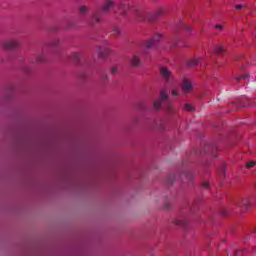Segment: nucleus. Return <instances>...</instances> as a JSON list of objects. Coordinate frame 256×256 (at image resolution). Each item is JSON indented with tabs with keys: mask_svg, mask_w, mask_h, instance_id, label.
Segmentation results:
<instances>
[{
	"mask_svg": "<svg viewBox=\"0 0 256 256\" xmlns=\"http://www.w3.org/2000/svg\"><path fill=\"white\" fill-rule=\"evenodd\" d=\"M182 28L186 29V31H188V32L193 31V28L191 26H189L188 24H185V23L182 24Z\"/></svg>",
	"mask_w": 256,
	"mask_h": 256,
	"instance_id": "21",
	"label": "nucleus"
},
{
	"mask_svg": "<svg viewBox=\"0 0 256 256\" xmlns=\"http://www.w3.org/2000/svg\"><path fill=\"white\" fill-rule=\"evenodd\" d=\"M0 47L4 49V51H13L15 49H19L21 47V42L18 39L10 38L0 42Z\"/></svg>",
	"mask_w": 256,
	"mask_h": 256,
	"instance_id": "3",
	"label": "nucleus"
},
{
	"mask_svg": "<svg viewBox=\"0 0 256 256\" xmlns=\"http://www.w3.org/2000/svg\"><path fill=\"white\" fill-rule=\"evenodd\" d=\"M115 7V2L113 0H104V3L101 6L102 13H109L110 9Z\"/></svg>",
	"mask_w": 256,
	"mask_h": 256,
	"instance_id": "7",
	"label": "nucleus"
},
{
	"mask_svg": "<svg viewBox=\"0 0 256 256\" xmlns=\"http://www.w3.org/2000/svg\"><path fill=\"white\" fill-rule=\"evenodd\" d=\"M254 230L256 231V226L254 227Z\"/></svg>",
	"mask_w": 256,
	"mask_h": 256,
	"instance_id": "36",
	"label": "nucleus"
},
{
	"mask_svg": "<svg viewBox=\"0 0 256 256\" xmlns=\"http://www.w3.org/2000/svg\"><path fill=\"white\" fill-rule=\"evenodd\" d=\"M241 79H249V74H244L241 77H236V81H241Z\"/></svg>",
	"mask_w": 256,
	"mask_h": 256,
	"instance_id": "25",
	"label": "nucleus"
},
{
	"mask_svg": "<svg viewBox=\"0 0 256 256\" xmlns=\"http://www.w3.org/2000/svg\"><path fill=\"white\" fill-rule=\"evenodd\" d=\"M242 8H243V5H241V4H238L235 6V9H237V10H241Z\"/></svg>",
	"mask_w": 256,
	"mask_h": 256,
	"instance_id": "29",
	"label": "nucleus"
},
{
	"mask_svg": "<svg viewBox=\"0 0 256 256\" xmlns=\"http://www.w3.org/2000/svg\"><path fill=\"white\" fill-rule=\"evenodd\" d=\"M171 95H173L174 97H177V96H179V91H177V89H172Z\"/></svg>",
	"mask_w": 256,
	"mask_h": 256,
	"instance_id": "26",
	"label": "nucleus"
},
{
	"mask_svg": "<svg viewBox=\"0 0 256 256\" xmlns=\"http://www.w3.org/2000/svg\"><path fill=\"white\" fill-rule=\"evenodd\" d=\"M203 187H209V183L204 182V183H203Z\"/></svg>",
	"mask_w": 256,
	"mask_h": 256,
	"instance_id": "34",
	"label": "nucleus"
},
{
	"mask_svg": "<svg viewBox=\"0 0 256 256\" xmlns=\"http://www.w3.org/2000/svg\"><path fill=\"white\" fill-rule=\"evenodd\" d=\"M128 63L132 69H139V67H141V56L138 54H133L129 58Z\"/></svg>",
	"mask_w": 256,
	"mask_h": 256,
	"instance_id": "5",
	"label": "nucleus"
},
{
	"mask_svg": "<svg viewBox=\"0 0 256 256\" xmlns=\"http://www.w3.org/2000/svg\"><path fill=\"white\" fill-rule=\"evenodd\" d=\"M175 225H180L181 227H185V225H187V221H185V220H176Z\"/></svg>",
	"mask_w": 256,
	"mask_h": 256,
	"instance_id": "19",
	"label": "nucleus"
},
{
	"mask_svg": "<svg viewBox=\"0 0 256 256\" xmlns=\"http://www.w3.org/2000/svg\"><path fill=\"white\" fill-rule=\"evenodd\" d=\"M163 103H166L167 111H173L171 102H169V94L167 93V91L165 89L160 90L158 99L153 102L154 109L156 111H159V109H161Z\"/></svg>",
	"mask_w": 256,
	"mask_h": 256,
	"instance_id": "1",
	"label": "nucleus"
},
{
	"mask_svg": "<svg viewBox=\"0 0 256 256\" xmlns=\"http://www.w3.org/2000/svg\"><path fill=\"white\" fill-rule=\"evenodd\" d=\"M215 28L219 29L220 31H223V25H221V24H216Z\"/></svg>",
	"mask_w": 256,
	"mask_h": 256,
	"instance_id": "28",
	"label": "nucleus"
},
{
	"mask_svg": "<svg viewBox=\"0 0 256 256\" xmlns=\"http://www.w3.org/2000/svg\"><path fill=\"white\" fill-rule=\"evenodd\" d=\"M159 129H160L161 131H165V125L161 124L160 127H159Z\"/></svg>",
	"mask_w": 256,
	"mask_h": 256,
	"instance_id": "31",
	"label": "nucleus"
},
{
	"mask_svg": "<svg viewBox=\"0 0 256 256\" xmlns=\"http://www.w3.org/2000/svg\"><path fill=\"white\" fill-rule=\"evenodd\" d=\"M110 73H111L112 75H117V73H118V68H117V66H112L111 69H110Z\"/></svg>",
	"mask_w": 256,
	"mask_h": 256,
	"instance_id": "23",
	"label": "nucleus"
},
{
	"mask_svg": "<svg viewBox=\"0 0 256 256\" xmlns=\"http://www.w3.org/2000/svg\"><path fill=\"white\" fill-rule=\"evenodd\" d=\"M172 45H173L174 47H179V43H177V42H173Z\"/></svg>",
	"mask_w": 256,
	"mask_h": 256,
	"instance_id": "33",
	"label": "nucleus"
},
{
	"mask_svg": "<svg viewBox=\"0 0 256 256\" xmlns=\"http://www.w3.org/2000/svg\"><path fill=\"white\" fill-rule=\"evenodd\" d=\"M188 65H189V67H195V66L199 65V58H194L192 60H189Z\"/></svg>",
	"mask_w": 256,
	"mask_h": 256,
	"instance_id": "15",
	"label": "nucleus"
},
{
	"mask_svg": "<svg viewBox=\"0 0 256 256\" xmlns=\"http://www.w3.org/2000/svg\"><path fill=\"white\" fill-rule=\"evenodd\" d=\"M155 45H157V44L152 39L146 40L143 43V47H145V49L147 51H149V49H153V47H155Z\"/></svg>",
	"mask_w": 256,
	"mask_h": 256,
	"instance_id": "13",
	"label": "nucleus"
},
{
	"mask_svg": "<svg viewBox=\"0 0 256 256\" xmlns=\"http://www.w3.org/2000/svg\"><path fill=\"white\" fill-rule=\"evenodd\" d=\"M254 165H256V162L255 161H248L247 163H246V167H247V169H253V166Z\"/></svg>",
	"mask_w": 256,
	"mask_h": 256,
	"instance_id": "20",
	"label": "nucleus"
},
{
	"mask_svg": "<svg viewBox=\"0 0 256 256\" xmlns=\"http://www.w3.org/2000/svg\"><path fill=\"white\" fill-rule=\"evenodd\" d=\"M96 51L98 53V57L100 59H105L107 55H111V48H102L101 46L96 47Z\"/></svg>",
	"mask_w": 256,
	"mask_h": 256,
	"instance_id": "8",
	"label": "nucleus"
},
{
	"mask_svg": "<svg viewBox=\"0 0 256 256\" xmlns=\"http://www.w3.org/2000/svg\"><path fill=\"white\" fill-rule=\"evenodd\" d=\"M91 21L92 23H101V21H103V19L101 18V12L99 11L93 12L91 16Z\"/></svg>",
	"mask_w": 256,
	"mask_h": 256,
	"instance_id": "10",
	"label": "nucleus"
},
{
	"mask_svg": "<svg viewBox=\"0 0 256 256\" xmlns=\"http://www.w3.org/2000/svg\"><path fill=\"white\" fill-rule=\"evenodd\" d=\"M36 61H37L38 63H43V62H45V56H43V55L38 56V57L36 58Z\"/></svg>",
	"mask_w": 256,
	"mask_h": 256,
	"instance_id": "24",
	"label": "nucleus"
},
{
	"mask_svg": "<svg viewBox=\"0 0 256 256\" xmlns=\"http://www.w3.org/2000/svg\"><path fill=\"white\" fill-rule=\"evenodd\" d=\"M102 79H104V80L109 79V75H107V74H103V75H102Z\"/></svg>",
	"mask_w": 256,
	"mask_h": 256,
	"instance_id": "30",
	"label": "nucleus"
},
{
	"mask_svg": "<svg viewBox=\"0 0 256 256\" xmlns=\"http://www.w3.org/2000/svg\"><path fill=\"white\" fill-rule=\"evenodd\" d=\"M237 206L242 213H247V209L251 207V200L249 198H242L238 201Z\"/></svg>",
	"mask_w": 256,
	"mask_h": 256,
	"instance_id": "6",
	"label": "nucleus"
},
{
	"mask_svg": "<svg viewBox=\"0 0 256 256\" xmlns=\"http://www.w3.org/2000/svg\"><path fill=\"white\" fill-rule=\"evenodd\" d=\"M118 9L122 15H127V12L130 11V13H133L135 15V17L137 19H139L140 21H142V19H143V11H141L135 7H131V6H129V4H127L125 2H121L118 6Z\"/></svg>",
	"mask_w": 256,
	"mask_h": 256,
	"instance_id": "2",
	"label": "nucleus"
},
{
	"mask_svg": "<svg viewBox=\"0 0 256 256\" xmlns=\"http://www.w3.org/2000/svg\"><path fill=\"white\" fill-rule=\"evenodd\" d=\"M229 212L227 210H222L221 215H227Z\"/></svg>",
	"mask_w": 256,
	"mask_h": 256,
	"instance_id": "32",
	"label": "nucleus"
},
{
	"mask_svg": "<svg viewBox=\"0 0 256 256\" xmlns=\"http://www.w3.org/2000/svg\"><path fill=\"white\" fill-rule=\"evenodd\" d=\"M162 38H163V35H161V34H156V35H154L151 39H152L153 42L157 45V43H159V41H161Z\"/></svg>",
	"mask_w": 256,
	"mask_h": 256,
	"instance_id": "16",
	"label": "nucleus"
},
{
	"mask_svg": "<svg viewBox=\"0 0 256 256\" xmlns=\"http://www.w3.org/2000/svg\"><path fill=\"white\" fill-rule=\"evenodd\" d=\"M160 75L167 83L173 81V73L165 66L160 67Z\"/></svg>",
	"mask_w": 256,
	"mask_h": 256,
	"instance_id": "4",
	"label": "nucleus"
},
{
	"mask_svg": "<svg viewBox=\"0 0 256 256\" xmlns=\"http://www.w3.org/2000/svg\"><path fill=\"white\" fill-rule=\"evenodd\" d=\"M191 87H193L191 82L187 79H184L181 84V89H182L183 93H189L191 91Z\"/></svg>",
	"mask_w": 256,
	"mask_h": 256,
	"instance_id": "9",
	"label": "nucleus"
},
{
	"mask_svg": "<svg viewBox=\"0 0 256 256\" xmlns=\"http://www.w3.org/2000/svg\"><path fill=\"white\" fill-rule=\"evenodd\" d=\"M181 47H187L186 43H182Z\"/></svg>",
	"mask_w": 256,
	"mask_h": 256,
	"instance_id": "35",
	"label": "nucleus"
},
{
	"mask_svg": "<svg viewBox=\"0 0 256 256\" xmlns=\"http://www.w3.org/2000/svg\"><path fill=\"white\" fill-rule=\"evenodd\" d=\"M165 14V9L164 8H160L157 11V15H164Z\"/></svg>",
	"mask_w": 256,
	"mask_h": 256,
	"instance_id": "27",
	"label": "nucleus"
},
{
	"mask_svg": "<svg viewBox=\"0 0 256 256\" xmlns=\"http://www.w3.org/2000/svg\"><path fill=\"white\" fill-rule=\"evenodd\" d=\"M226 51H227V48H225L223 44H218L214 47V53H216V55H223L226 53Z\"/></svg>",
	"mask_w": 256,
	"mask_h": 256,
	"instance_id": "11",
	"label": "nucleus"
},
{
	"mask_svg": "<svg viewBox=\"0 0 256 256\" xmlns=\"http://www.w3.org/2000/svg\"><path fill=\"white\" fill-rule=\"evenodd\" d=\"M185 111H195V107L191 104H184Z\"/></svg>",
	"mask_w": 256,
	"mask_h": 256,
	"instance_id": "18",
	"label": "nucleus"
},
{
	"mask_svg": "<svg viewBox=\"0 0 256 256\" xmlns=\"http://www.w3.org/2000/svg\"><path fill=\"white\" fill-rule=\"evenodd\" d=\"M48 45L49 47H59V45H61V40H59V38H54Z\"/></svg>",
	"mask_w": 256,
	"mask_h": 256,
	"instance_id": "14",
	"label": "nucleus"
},
{
	"mask_svg": "<svg viewBox=\"0 0 256 256\" xmlns=\"http://www.w3.org/2000/svg\"><path fill=\"white\" fill-rule=\"evenodd\" d=\"M113 35H115L116 37L121 35V29H119V27L115 26L112 30Z\"/></svg>",
	"mask_w": 256,
	"mask_h": 256,
	"instance_id": "17",
	"label": "nucleus"
},
{
	"mask_svg": "<svg viewBox=\"0 0 256 256\" xmlns=\"http://www.w3.org/2000/svg\"><path fill=\"white\" fill-rule=\"evenodd\" d=\"M89 13V7L86 5H81L78 7V15L80 17H85Z\"/></svg>",
	"mask_w": 256,
	"mask_h": 256,
	"instance_id": "12",
	"label": "nucleus"
},
{
	"mask_svg": "<svg viewBox=\"0 0 256 256\" xmlns=\"http://www.w3.org/2000/svg\"><path fill=\"white\" fill-rule=\"evenodd\" d=\"M70 57L73 61H77L79 59V53L73 52Z\"/></svg>",
	"mask_w": 256,
	"mask_h": 256,
	"instance_id": "22",
	"label": "nucleus"
}]
</instances>
